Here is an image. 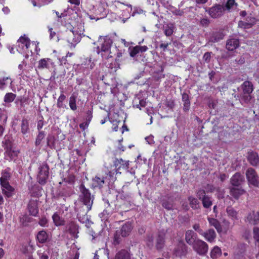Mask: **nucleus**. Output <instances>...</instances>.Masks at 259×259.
<instances>
[{
  "instance_id": "f257e3e1",
  "label": "nucleus",
  "mask_w": 259,
  "mask_h": 259,
  "mask_svg": "<svg viewBox=\"0 0 259 259\" xmlns=\"http://www.w3.org/2000/svg\"><path fill=\"white\" fill-rule=\"evenodd\" d=\"M99 41L101 42V46L98 47L97 52L101 54L104 59H108L113 57V53L111 51L112 40L108 37H99Z\"/></svg>"
},
{
  "instance_id": "f03ea898",
  "label": "nucleus",
  "mask_w": 259,
  "mask_h": 259,
  "mask_svg": "<svg viewBox=\"0 0 259 259\" xmlns=\"http://www.w3.org/2000/svg\"><path fill=\"white\" fill-rule=\"evenodd\" d=\"M247 184L249 187H258L259 186V177L252 168H249L245 172Z\"/></svg>"
},
{
  "instance_id": "7ed1b4c3",
  "label": "nucleus",
  "mask_w": 259,
  "mask_h": 259,
  "mask_svg": "<svg viewBox=\"0 0 259 259\" xmlns=\"http://www.w3.org/2000/svg\"><path fill=\"white\" fill-rule=\"evenodd\" d=\"M30 45V40L28 38L25 36L21 37L17 41V51L27 58Z\"/></svg>"
},
{
  "instance_id": "20e7f679",
  "label": "nucleus",
  "mask_w": 259,
  "mask_h": 259,
  "mask_svg": "<svg viewBox=\"0 0 259 259\" xmlns=\"http://www.w3.org/2000/svg\"><path fill=\"white\" fill-rule=\"evenodd\" d=\"M192 246L193 250L200 255H205L208 250L207 244L200 239H197Z\"/></svg>"
},
{
  "instance_id": "39448f33",
  "label": "nucleus",
  "mask_w": 259,
  "mask_h": 259,
  "mask_svg": "<svg viewBox=\"0 0 259 259\" xmlns=\"http://www.w3.org/2000/svg\"><path fill=\"white\" fill-rule=\"evenodd\" d=\"M49 177V166L45 163H42L38 167L37 179L41 185L46 184Z\"/></svg>"
},
{
  "instance_id": "423d86ee",
  "label": "nucleus",
  "mask_w": 259,
  "mask_h": 259,
  "mask_svg": "<svg viewBox=\"0 0 259 259\" xmlns=\"http://www.w3.org/2000/svg\"><path fill=\"white\" fill-rule=\"evenodd\" d=\"M80 191L81 193L80 196V199L83 204L87 206V211H88L91 209L93 201L91 197V194L88 190L84 187H81Z\"/></svg>"
},
{
  "instance_id": "0eeeda50",
  "label": "nucleus",
  "mask_w": 259,
  "mask_h": 259,
  "mask_svg": "<svg viewBox=\"0 0 259 259\" xmlns=\"http://www.w3.org/2000/svg\"><path fill=\"white\" fill-rule=\"evenodd\" d=\"M209 15L213 18H217L222 16L225 11V8L223 5H216L208 10H206Z\"/></svg>"
},
{
  "instance_id": "6e6552de",
  "label": "nucleus",
  "mask_w": 259,
  "mask_h": 259,
  "mask_svg": "<svg viewBox=\"0 0 259 259\" xmlns=\"http://www.w3.org/2000/svg\"><path fill=\"white\" fill-rule=\"evenodd\" d=\"M197 197L202 200L203 206L205 208H209L212 204V201L210 198L205 195V192L204 190H199L197 194Z\"/></svg>"
},
{
  "instance_id": "1a4fd4ad",
  "label": "nucleus",
  "mask_w": 259,
  "mask_h": 259,
  "mask_svg": "<svg viewBox=\"0 0 259 259\" xmlns=\"http://www.w3.org/2000/svg\"><path fill=\"white\" fill-rule=\"evenodd\" d=\"M246 158L248 161L253 166L259 165V156L253 151L250 150L247 153Z\"/></svg>"
},
{
  "instance_id": "9d476101",
  "label": "nucleus",
  "mask_w": 259,
  "mask_h": 259,
  "mask_svg": "<svg viewBox=\"0 0 259 259\" xmlns=\"http://www.w3.org/2000/svg\"><path fill=\"white\" fill-rule=\"evenodd\" d=\"M54 63L50 58H44L38 62L37 68L39 69H50L51 66H53Z\"/></svg>"
},
{
  "instance_id": "9b49d317",
  "label": "nucleus",
  "mask_w": 259,
  "mask_h": 259,
  "mask_svg": "<svg viewBox=\"0 0 259 259\" xmlns=\"http://www.w3.org/2000/svg\"><path fill=\"white\" fill-rule=\"evenodd\" d=\"M67 41L69 43L74 45L79 42L80 36L74 31H69L67 33Z\"/></svg>"
},
{
  "instance_id": "f8f14e48",
  "label": "nucleus",
  "mask_w": 259,
  "mask_h": 259,
  "mask_svg": "<svg viewBox=\"0 0 259 259\" xmlns=\"http://www.w3.org/2000/svg\"><path fill=\"white\" fill-rule=\"evenodd\" d=\"M201 235L209 242H212L216 238V233L213 229H209L206 232H203Z\"/></svg>"
},
{
  "instance_id": "ddd939ff",
  "label": "nucleus",
  "mask_w": 259,
  "mask_h": 259,
  "mask_svg": "<svg viewBox=\"0 0 259 259\" xmlns=\"http://www.w3.org/2000/svg\"><path fill=\"white\" fill-rule=\"evenodd\" d=\"M2 187V191L3 193L8 197H11L14 194V188L11 187L9 183H4L1 184Z\"/></svg>"
},
{
  "instance_id": "4468645a",
  "label": "nucleus",
  "mask_w": 259,
  "mask_h": 259,
  "mask_svg": "<svg viewBox=\"0 0 259 259\" xmlns=\"http://www.w3.org/2000/svg\"><path fill=\"white\" fill-rule=\"evenodd\" d=\"M196 234L192 230H189L186 232L185 235V240L188 244L192 245L196 239Z\"/></svg>"
},
{
  "instance_id": "2eb2a0df",
  "label": "nucleus",
  "mask_w": 259,
  "mask_h": 259,
  "mask_svg": "<svg viewBox=\"0 0 259 259\" xmlns=\"http://www.w3.org/2000/svg\"><path fill=\"white\" fill-rule=\"evenodd\" d=\"M114 163L115 166L117 168L116 170L117 174L118 172V169L121 168L127 169L128 168V161H124L122 159H116Z\"/></svg>"
},
{
  "instance_id": "dca6fc26",
  "label": "nucleus",
  "mask_w": 259,
  "mask_h": 259,
  "mask_svg": "<svg viewBox=\"0 0 259 259\" xmlns=\"http://www.w3.org/2000/svg\"><path fill=\"white\" fill-rule=\"evenodd\" d=\"M246 220L251 224H257L259 221V212L252 211L248 214L246 218Z\"/></svg>"
},
{
  "instance_id": "f3484780",
  "label": "nucleus",
  "mask_w": 259,
  "mask_h": 259,
  "mask_svg": "<svg viewBox=\"0 0 259 259\" xmlns=\"http://www.w3.org/2000/svg\"><path fill=\"white\" fill-rule=\"evenodd\" d=\"M19 153L18 150H14L12 148L7 149L5 153L6 158L9 160L15 159L18 156Z\"/></svg>"
},
{
  "instance_id": "a211bd4d",
  "label": "nucleus",
  "mask_w": 259,
  "mask_h": 259,
  "mask_svg": "<svg viewBox=\"0 0 259 259\" xmlns=\"http://www.w3.org/2000/svg\"><path fill=\"white\" fill-rule=\"evenodd\" d=\"M239 46L238 39L232 38L229 39L226 44V49L229 51H233Z\"/></svg>"
},
{
  "instance_id": "6ab92c4d",
  "label": "nucleus",
  "mask_w": 259,
  "mask_h": 259,
  "mask_svg": "<svg viewBox=\"0 0 259 259\" xmlns=\"http://www.w3.org/2000/svg\"><path fill=\"white\" fill-rule=\"evenodd\" d=\"M28 210L30 214L35 216L38 211L37 203L35 201L31 200L28 204Z\"/></svg>"
},
{
  "instance_id": "aec40b11",
  "label": "nucleus",
  "mask_w": 259,
  "mask_h": 259,
  "mask_svg": "<svg viewBox=\"0 0 259 259\" xmlns=\"http://www.w3.org/2000/svg\"><path fill=\"white\" fill-rule=\"evenodd\" d=\"M132 229V226L130 223H126L124 224L120 230V234L122 237L128 236Z\"/></svg>"
},
{
  "instance_id": "412c9836",
  "label": "nucleus",
  "mask_w": 259,
  "mask_h": 259,
  "mask_svg": "<svg viewBox=\"0 0 259 259\" xmlns=\"http://www.w3.org/2000/svg\"><path fill=\"white\" fill-rule=\"evenodd\" d=\"M222 255V250L218 246H215L211 250L210 252V256L212 259H216Z\"/></svg>"
},
{
  "instance_id": "4be33fe9",
  "label": "nucleus",
  "mask_w": 259,
  "mask_h": 259,
  "mask_svg": "<svg viewBox=\"0 0 259 259\" xmlns=\"http://www.w3.org/2000/svg\"><path fill=\"white\" fill-rule=\"evenodd\" d=\"M10 169L9 168L4 170L2 174V177L0 178L1 184L9 183L8 181L10 178Z\"/></svg>"
},
{
  "instance_id": "5701e85b",
  "label": "nucleus",
  "mask_w": 259,
  "mask_h": 259,
  "mask_svg": "<svg viewBox=\"0 0 259 259\" xmlns=\"http://www.w3.org/2000/svg\"><path fill=\"white\" fill-rule=\"evenodd\" d=\"M257 22V20L254 17H247L245 22H244V28H249L254 25Z\"/></svg>"
},
{
  "instance_id": "b1692460",
  "label": "nucleus",
  "mask_w": 259,
  "mask_h": 259,
  "mask_svg": "<svg viewBox=\"0 0 259 259\" xmlns=\"http://www.w3.org/2000/svg\"><path fill=\"white\" fill-rule=\"evenodd\" d=\"M208 221L210 225L213 226L218 232L222 231V227L217 220L213 218H208Z\"/></svg>"
},
{
  "instance_id": "393cba45",
  "label": "nucleus",
  "mask_w": 259,
  "mask_h": 259,
  "mask_svg": "<svg viewBox=\"0 0 259 259\" xmlns=\"http://www.w3.org/2000/svg\"><path fill=\"white\" fill-rule=\"evenodd\" d=\"M48 238V235L45 231H39L37 235V239L39 243L45 242Z\"/></svg>"
},
{
  "instance_id": "a878e982",
  "label": "nucleus",
  "mask_w": 259,
  "mask_h": 259,
  "mask_svg": "<svg viewBox=\"0 0 259 259\" xmlns=\"http://www.w3.org/2000/svg\"><path fill=\"white\" fill-rule=\"evenodd\" d=\"M241 182V176L238 174H235L231 178V183L234 186H239Z\"/></svg>"
},
{
  "instance_id": "bb28decb",
  "label": "nucleus",
  "mask_w": 259,
  "mask_h": 259,
  "mask_svg": "<svg viewBox=\"0 0 259 259\" xmlns=\"http://www.w3.org/2000/svg\"><path fill=\"white\" fill-rule=\"evenodd\" d=\"M115 259H130V255L127 251L121 250L116 254Z\"/></svg>"
},
{
  "instance_id": "cd10ccee",
  "label": "nucleus",
  "mask_w": 259,
  "mask_h": 259,
  "mask_svg": "<svg viewBox=\"0 0 259 259\" xmlns=\"http://www.w3.org/2000/svg\"><path fill=\"white\" fill-rule=\"evenodd\" d=\"M179 249H177L175 251L176 255L177 256H181L185 255L187 252L186 246L183 243H180L179 246Z\"/></svg>"
},
{
  "instance_id": "c85d7f7f",
  "label": "nucleus",
  "mask_w": 259,
  "mask_h": 259,
  "mask_svg": "<svg viewBox=\"0 0 259 259\" xmlns=\"http://www.w3.org/2000/svg\"><path fill=\"white\" fill-rule=\"evenodd\" d=\"M94 184L96 186H102L105 182V177L98 175L93 179Z\"/></svg>"
},
{
  "instance_id": "c756f323",
  "label": "nucleus",
  "mask_w": 259,
  "mask_h": 259,
  "mask_svg": "<svg viewBox=\"0 0 259 259\" xmlns=\"http://www.w3.org/2000/svg\"><path fill=\"white\" fill-rule=\"evenodd\" d=\"M52 219L55 225L57 226L63 225L64 221L56 213H54L52 217Z\"/></svg>"
},
{
  "instance_id": "7c9ffc66",
  "label": "nucleus",
  "mask_w": 259,
  "mask_h": 259,
  "mask_svg": "<svg viewBox=\"0 0 259 259\" xmlns=\"http://www.w3.org/2000/svg\"><path fill=\"white\" fill-rule=\"evenodd\" d=\"M188 200L190 205L193 209H196L199 208V203L196 198L191 196L189 197Z\"/></svg>"
},
{
  "instance_id": "2f4dec72",
  "label": "nucleus",
  "mask_w": 259,
  "mask_h": 259,
  "mask_svg": "<svg viewBox=\"0 0 259 259\" xmlns=\"http://www.w3.org/2000/svg\"><path fill=\"white\" fill-rule=\"evenodd\" d=\"M228 215L233 220H237L238 218L237 212L231 207H228L226 210Z\"/></svg>"
},
{
  "instance_id": "473e14b6",
  "label": "nucleus",
  "mask_w": 259,
  "mask_h": 259,
  "mask_svg": "<svg viewBox=\"0 0 259 259\" xmlns=\"http://www.w3.org/2000/svg\"><path fill=\"white\" fill-rule=\"evenodd\" d=\"M253 91V85L251 82L248 81L244 82V94H250Z\"/></svg>"
},
{
  "instance_id": "72a5a7b5",
  "label": "nucleus",
  "mask_w": 259,
  "mask_h": 259,
  "mask_svg": "<svg viewBox=\"0 0 259 259\" xmlns=\"http://www.w3.org/2000/svg\"><path fill=\"white\" fill-rule=\"evenodd\" d=\"M174 25L172 24H168L164 27V33L166 36L171 35L174 32Z\"/></svg>"
},
{
  "instance_id": "f704fd0d",
  "label": "nucleus",
  "mask_w": 259,
  "mask_h": 259,
  "mask_svg": "<svg viewBox=\"0 0 259 259\" xmlns=\"http://www.w3.org/2000/svg\"><path fill=\"white\" fill-rule=\"evenodd\" d=\"M224 7L225 10L229 11L231 10L235 9L237 7V4L235 3V0H228Z\"/></svg>"
},
{
  "instance_id": "c9c22d12",
  "label": "nucleus",
  "mask_w": 259,
  "mask_h": 259,
  "mask_svg": "<svg viewBox=\"0 0 259 259\" xmlns=\"http://www.w3.org/2000/svg\"><path fill=\"white\" fill-rule=\"evenodd\" d=\"M12 82L11 78L9 77H4L0 79V88H4L5 86Z\"/></svg>"
},
{
  "instance_id": "e433bc0d",
  "label": "nucleus",
  "mask_w": 259,
  "mask_h": 259,
  "mask_svg": "<svg viewBox=\"0 0 259 259\" xmlns=\"http://www.w3.org/2000/svg\"><path fill=\"white\" fill-rule=\"evenodd\" d=\"M69 107L71 110L74 111L76 110L77 106L76 105V97L72 95L69 98Z\"/></svg>"
},
{
  "instance_id": "4c0bfd02",
  "label": "nucleus",
  "mask_w": 259,
  "mask_h": 259,
  "mask_svg": "<svg viewBox=\"0 0 259 259\" xmlns=\"http://www.w3.org/2000/svg\"><path fill=\"white\" fill-rule=\"evenodd\" d=\"M16 95L12 93H9L6 94L4 97V101L7 103H10L14 101Z\"/></svg>"
},
{
  "instance_id": "58836bf2",
  "label": "nucleus",
  "mask_w": 259,
  "mask_h": 259,
  "mask_svg": "<svg viewBox=\"0 0 259 259\" xmlns=\"http://www.w3.org/2000/svg\"><path fill=\"white\" fill-rule=\"evenodd\" d=\"M28 123L27 120H23L21 124V132L23 134H26L28 131Z\"/></svg>"
},
{
  "instance_id": "ea45409f",
  "label": "nucleus",
  "mask_w": 259,
  "mask_h": 259,
  "mask_svg": "<svg viewBox=\"0 0 259 259\" xmlns=\"http://www.w3.org/2000/svg\"><path fill=\"white\" fill-rule=\"evenodd\" d=\"M66 98V96L63 95V94H61L59 97L58 98V100H57V107H59V108H62V107H63V101H64V100Z\"/></svg>"
},
{
  "instance_id": "a19ab883",
  "label": "nucleus",
  "mask_w": 259,
  "mask_h": 259,
  "mask_svg": "<svg viewBox=\"0 0 259 259\" xmlns=\"http://www.w3.org/2000/svg\"><path fill=\"white\" fill-rule=\"evenodd\" d=\"M164 244V238L162 236H159L157 239L156 247L158 249H161L162 248Z\"/></svg>"
},
{
  "instance_id": "79ce46f5",
  "label": "nucleus",
  "mask_w": 259,
  "mask_h": 259,
  "mask_svg": "<svg viewBox=\"0 0 259 259\" xmlns=\"http://www.w3.org/2000/svg\"><path fill=\"white\" fill-rule=\"evenodd\" d=\"M34 7H40L46 3V0H31Z\"/></svg>"
},
{
  "instance_id": "37998d69",
  "label": "nucleus",
  "mask_w": 259,
  "mask_h": 259,
  "mask_svg": "<svg viewBox=\"0 0 259 259\" xmlns=\"http://www.w3.org/2000/svg\"><path fill=\"white\" fill-rule=\"evenodd\" d=\"M38 254L40 259H48L49 258V251L46 250L43 252L41 250L38 251Z\"/></svg>"
},
{
  "instance_id": "c03bdc74",
  "label": "nucleus",
  "mask_w": 259,
  "mask_h": 259,
  "mask_svg": "<svg viewBox=\"0 0 259 259\" xmlns=\"http://www.w3.org/2000/svg\"><path fill=\"white\" fill-rule=\"evenodd\" d=\"M223 38V35L220 33H215L213 34L211 37V40L213 42H217Z\"/></svg>"
},
{
  "instance_id": "a18cd8bd",
  "label": "nucleus",
  "mask_w": 259,
  "mask_h": 259,
  "mask_svg": "<svg viewBox=\"0 0 259 259\" xmlns=\"http://www.w3.org/2000/svg\"><path fill=\"white\" fill-rule=\"evenodd\" d=\"M130 49V56L132 57H135L137 54H138L140 51L138 48V46H137L133 48Z\"/></svg>"
},
{
  "instance_id": "49530a36",
  "label": "nucleus",
  "mask_w": 259,
  "mask_h": 259,
  "mask_svg": "<svg viewBox=\"0 0 259 259\" xmlns=\"http://www.w3.org/2000/svg\"><path fill=\"white\" fill-rule=\"evenodd\" d=\"M253 238L256 242L259 243V228H253Z\"/></svg>"
},
{
  "instance_id": "de8ad7c7",
  "label": "nucleus",
  "mask_w": 259,
  "mask_h": 259,
  "mask_svg": "<svg viewBox=\"0 0 259 259\" xmlns=\"http://www.w3.org/2000/svg\"><path fill=\"white\" fill-rule=\"evenodd\" d=\"M45 137V134L43 132H40L38 136H37L35 144L36 145H38L40 144V142L41 140L44 138Z\"/></svg>"
},
{
  "instance_id": "09e8293b",
  "label": "nucleus",
  "mask_w": 259,
  "mask_h": 259,
  "mask_svg": "<svg viewBox=\"0 0 259 259\" xmlns=\"http://www.w3.org/2000/svg\"><path fill=\"white\" fill-rule=\"evenodd\" d=\"M210 23L209 20L207 18H203L200 20V23L203 27H207Z\"/></svg>"
},
{
  "instance_id": "8fccbe9b",
  "label": "nucleus",
  "mask_w": 259,
  "mask_h": 259,
  "mask_svg": "<svg viewBox=\"0 0 259 259\" xmlns=\"http://www.w3.org/2000/svg\"><path fill=\"white\" fill-rule=\"evenodd\" d=\"M211 58V53L209 52L205 53L203 57V60L206 62H209Z\"/></svg>"
},
{
  "instance_id": "3c124183",
  "label": "nucleus",
  "mask_w": 259,
  "mask_h": 259,
  "mask_svg": "<svg viewBox=\"0 0 259 259\" xmlns=\"http://www.w3.org/2000/svg\"><path fill=\"white\" fill-rule=\"evenodd\" d=\"M48 220L46 218L43 217L41 218L39 222V224L42 227H45L48 224Z\"/></svg>"
},
{
  "instance_id": "603ef678",
  "label": "nucleus",
  "mask_w": 259,
  "mask_h": 259,
  "mask_svg": "<svg viewBox=\"0 0 259 259\" xmlns=\"http://www.w3.org/2000/svg\"><path fill=\"white\" fill-rule=\"evenodd\" d=\"M145 12L140 8H135L134 11L133 13L132 16H135L136 14H143Z\"/></svg>"
},
{
  "instance_id": "864d4df0",
  "label": "nucleus",
  "mask_w": 259,
  "mask_h": 259,
  "mask_svg": "<svg viewBox=\"0 0 259 259\" xmlns=\"http://www.w3.org/2000/svg\"><path fill=\"white\" fill-rule=\"evenodd\" d=\"M193 229L197 231L199 234H200L201 235V234H202L203 233V231L201 229H200V225L198 224H195L193 227Z\"/></svg>"
},
{
  "instance_id": "5fc2aeb1",
  "label": "nucleus",
  "mask_w": 259,
  "mask_h": 259,
  "mask_svg": "<svg viewBox=\"0 0 259 259\" xmlns=\"http://www.w3.org/2000/svg\"><path fill=\"white\" fill-rule=\"evenodd\" d=\"M123 6L122 4L119 2H114L112 5V7L113 9L115 8H121Z\"/></svg>"
},
{
  "instance_id": "6e6d98bb",
  "label": "nucleus",
  "mask_w": 259,
  "mask_h": 259,
  "mask_svg": "<svg viewBox=\"0 0 259 259\" xmlns=\"http://www.w3.org/2000/svg\"><path fill=\"white\" fill-rule=\"evenodd\" d=\"M184 102V107L183 109L185 111H188L190 109V102L189 101H186V102Z\"/></svg>"
},
{
  "instance_id": "4d7b16f0",
  "label": "nucleus",
  "mask_w": 259,
  "mask_h": 259,
  "mask_svg": "<svg viewBox=\"0 0 259 259\" xmlns=\"http://www.w3.org/2000/svg\"><path fill=\"white\" fill-rule=\"evenodd\" d=\"M68 2L75 6H78L80 4V0H68Z\"/></svg>"
},
{
  "instance_id": "13d9d810",
  "label": "nucleus",
  "mask_w": 259,
  "mask_h": 259,
  "mask_svg": "<svg viewBox=\"0 0 259 259\" xmlns=\"http://www.w3.org/2000/svg\"><path fill=\"white\" fill-rule=\"evenodd\" d=\"M153 138V136H151L146 138L145 139L149 144H152L154 143Z\"/></svg>"
},
{
  "instance_id": "bf43d9fd",
  "label": "nucleus",
  "mask_w": 259,
  "mask_h": 259,
  "mask_svg": "<svg viewBox=\"0 0 259 259\" xmlns=\"http://www.w3.org/2000/svg\"><path fill=\"white\" fill-rule=\"evenodd\" d=\"M153 241V237L152 236H148L146 240L147 245L148 246L152 245Z\"/></svg>"
},
{
  "instance_id": "052dcab7",
  "label": "nucleus",
  "mask_w": 259,
  "mask_h": 259,
  "mask_svg": "<svg viewBox=\"0 0 259 259\" xmlns=\"http://www.w3.org/2000/svg\"><path fill=\"white\" fill-rule=\"evenodd\" d=\"M140 52H145L148 50V48L146 46H138Z\"/></svg>"
},
{
  "instance_id": "680f3d73",
  "label": "nucleus",
  "mask_w": 259,
  "mask_h": 259,
  "mask_svg": "<svg viewBox=\"0 0 259 259\" xmlns=\"http://www.w3.org/2000/svg\"><path fill=\"white\" fill-rule=\"evenodd\" d=\"M182 100L183 102L189 101V96L187 94H183L182 95Z\"/></svg>"
},
{
  "instance_id": "e2e57ef3",
  "label": "nucleus",
  "mask_w": 259,
  "mask_h": 259,
  "mask_svg": "<svg viewBox=\"0 0 259 259\" xmlns=\"http://www.w3.org/2000/svg\"><path fill=\"white\" fill-rule=\"evenodd\" d=\"M235 191H236V189L235 188H232L231 190L232 194L235 197L237 198L239 196L240 193L238 192H237V193L235 194Z\"/></svg>"
},
{
  "instance_id": "0e129e2a",
  "label": "nucleus",
  "mask_w": 259,
  "mask_h": 259,
  "mask_svg": "<svg viewBox=\"0 0 259 259\" xmlns=\"http://www.w3.org/2000/svg\"><path fill=\"white\" fill-rule=\"evenodd\" d=\"M168 46V43H166V44H161L160 45V47L161 48L163 49V50L164 51L167 48Z\"/></svg>"
},
{
  "instance_id": "69168bd1",
  "label": "nucleus",
  "mask_w": 259,
  "mask_h": 259,
  "mask_svg": "<svg viewBox=\"0 0 259 259\" xmlns=\"http://www.w3.org/2000/svg\"><path fill=\"white\" fill-rule=\"evenodd\" d=\"M88 124L87 123H81L79 125V126L81 128L84 130L87 126Z\"/></svg>"
},
{
  "instance_id": "338daca9",
  "label": "nucleus",
  "mask_w": 259,
  "mask_h": 259,
  "mask_svg": "<svg viewBox=\"0 0 259 259\" xmlns=\"http://www.w3.org/2000/svg\"><path fill=\"white\" fill-rule=\"evenodd\" d=\"M5 254V251L2 248H0V259L2 258Z\"/></svg>"
},
{
  "instance_id": "774afa93",
  "label": "nucleus",
  "mask_w": 259,
  "mask_h": 259,
  "mask_svg": "<svg viewBox=\"0 0 259 259\" xmlns=\"http://www.w3.org/2000/svg\"><path fill=\"white\" fill-rule=\"evenodd\" d=\"M234 257L235 259H240V257L238 254V252L236 251L234 254Z\"/></svg>"
}]
</instances>
